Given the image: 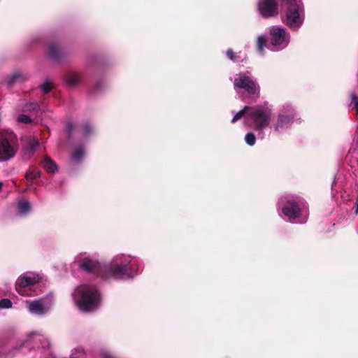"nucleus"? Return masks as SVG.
I'll use <instances>...</instances> for the list:
<instances>
[{"mask_svg":"<svg viewBox=\"0 0 358 358\" xmlns=\"http://www.w3.org/2000/svg\"><path fill=\"white\" fill-rule=\"evenodd\" d=\"M31 210V204L27 201H21L18 203V210L21 215L27 214Z\"/></svg>","mask_w":358,"mask_h":358,"instance_id":"obj_14","label":"nucleus"},{"mask_svg":"<svg viewBox=\"0 0 358 358\" xmlns=\"http://www.w3.org/2000/svg\"><path fill=\"white\" fill-rule=\"evenodd\" d=\"M272 117L271 110L261 106L252 107L249 113V117L245 122L248 127L262 134L263 129L266 128L271 122Z\"/></svg>","mask_w":358,"mask_h":358,"instance_id":"obj_4","label":"nucleus"},{"mask_svg":"<svg viewBox=\"0 0 358 358\" xmlns=\"http://www.w3.org/2000/svg\"><path fill=\"white\" fill-rule=\"evenodd\" d=\"M83 129L85 131V134H90L92 131V127L89 124H85L83 125Z\"/></svg>","mask_w":358,"mask_h":358,"instance_id":"obj_29","label":"nucleus"},{"mask_svg":"<svg viewBox=\"0 0 358 358\" xmlns=\"http://www.w3.org/2000/svg\"><path fill=\"white\" fill-rule=\"evenodd\" d=\"M53 302L54 300L52 296L26 301L29 311L37 315H44L49 311L53 305Z\"/></svg>","mask_w":358,"mask_h":358,"instance_id":"obj_9","label":"nucleus"},{"mask_svg":"<svg viewBox=\"0 0 358 358\" xmlns=\"http://www.w3.org/2000/svg\"><path fill=\"white\" fill-rule=\"evenodd\" d=\"M2 185H3V183L1 182H0V190L1 189Z\"/></svg>","mask_w":358,"mask_h":358,"instance_id":"obj_33","label":"nucleus"},{"mask_svg":"<svg viewBox=\"0 0 358 358\" xmlns=\"http://www.w3.org/2000/svg\"><path fill=\"white\" fill-rule=\"evenodd\" d=\"M80 76L76 73H69L66 76V81L71 85H75L80 82Z\"/></svg>","mask_w":358,"mask_h":358,"instance_id":"obj_16","label":"nucleus"},{"mask_svg":"<svg viewBox=\"0 0 358 358\" xmlns=\"http://www.w3.org/2000/svg\"><path fill=\"white\" fill-rule=\"evenodd\" d=\"M103 358H113V356L109 352H104L103 354Z\"/></svg>","mask_w":358,"mask_h":358,"instance_id":"obj_31","label":"nucleus"},{"mask_svg":"<svg viewBox=\"0 0 358 358\" xmlns=\"http://www.w3.org/2000/svg\"><path fill=\"white\" fill-rule=\"evenodd\" d=\"M24 80V76L21 73H14L10 80L8 81V85L11 86L13 84L17 81H22Z\"/></svg>","mask_w":358,"mask_h":358,"instance_id":"obj_20","label":"nucleus"},{"mask_svg":"<svg viewBox=\"0 0 358 358\" xmlns=\"http://www.w3.org/2000/svg\"><path fill=\"white\" fill-rule=\"evenodd\" d=\"M282 210L283 214L290 220L298 217L301 213V209L294 200H289Z\"/></svg>","mask_w":358,"mask_h":358,"instance_id":"obj_12","label":"nucleus"},{"mask_svg":"<svg viewBox=\"0 0 358 358\" xmlns=\"http://www.w3.org/2000/svg\"><path fill=\"white\" fill-rule=\"evenodd\" d=\"M49 55L53 59H57L59 54V49L57 45L51 44L49 46L48 50Z\"/></svg>","mask_w":358,"mask_h":358,"instance_id":"obj_18","label":"nucleus"},{"mask_svg":"<svg viewBox=\"0 0 358 358\" xmlns=\"http://www.w3.org/2000/svg\"><path fill=\"white\" fill-rule=\"evenodd\" d=\"M73 124L71 123H69L66 127V132L70 135L71 134V132L73 131Z\"/></svg>","mask_w":358,"mask_h":358,"instance_id":"obj_30","label":"nucleus"},{"mask_svg":"<svg viewBox=\"0 0 358 358\" xmlns=\"http://www.w3.org/2000/svg\"><path fill=\"white\" fill-rule=\"evenodd\" d=\"M266 41V38L264 35L259 36L257 38V49H258V52L261 55H263L264 47Z\"/></svg>","mask_w":358,"mask_h":358,"instance_id":"obj_19","label":"nucleus"},{"mask_svg":"<svg viewBox=\"0 0 358 358\" xmlns=\"http://www.w3.org/2000/svg\"><path fill=\"white\" fill-rule=\"evenodd\" d=\"M355 213L356 214H358V201H357L356 203V210H355Z\"/></svg>","mask_w":358,"mask_h":358,"instance_id":"obj_32","label":"nucleus"},{"mask_svg":"<svg viewBox=\"0 0 358 358\" xmlns=\"http://www.w3.org/2000/svg\"><path fill=\"white\" fill-rule=\"evenodd\" d=\"M43 168L50 173H55L57 171V166L56 164L48 156L45 157L43 162Z\"/></svg>","mask_w":358,"mask_h":358,"instance_id":"obj_13","label":"nucleus"},{"mask_svg":"<svg viewBox=\"0 0 358 358\" xmlns=\"http://www.w3.org/2000/svg\"><path fill=\"white\" fill-rule=\"evenodd\" d=\"M72 296L78 308L83 312L94 310L101 303L100 294L92 285H82L77 287Z\"/></svg>","mask_w":358,"mask_h":358,"instance_id":"obj_2","label":"nucleus"},{"mask_svg":"<svg viewBox=\"0 0 358 358\" xmlns=\"http://www.w3.org/2000/svg\"><path fill=\"white\" fill-rule=\"evenodd\" d=\"M351 99H352V101H351L350 104H351V106H352V107L354 108H355L357 110V112L358 113V98L357 97V96L355 94H352Z\"/></svg>","mask_w":358,"mask_h":358,"instance_id":"obj_25","label":"nucleus"},{"mask_svg":"<svg viewBox=\"0 0 358 358\" xmlns=\"http://www.w3.org/2000/svg\"><path fill=\"white\" fill-rule=\"evenodd\" d=\"M245 141L250 146L254 145L256 142V137L255 134L252 132L246 134L245 136Z\"/></svg>","mask_w":358,"mask_h":358,"instance_id":"obj_21","label":"nucleus"},{"mask_svg":"<svg viewBox=\"0 0 358 358\" xmlns=\"http://www.w3.org/2000/svg\"><path fill=\"white\" fill-rule=\"evenodd\" d=\"M227 55L228 56V57L232 60V61H235L236 60V54L234 52V51L232 50V49H228L227 51Z\"/></svg>","mask_w":358,"mask_h":358,"instance_id":"obj_28","label":"nucleus"},{"mask_svg":"<svg viewBox=\"0 0 358 358\" xmlns=\"http://www.w3.org/2000/svg\"><path fill=\"white\" fill-rule=\"evenodd\" d=\"M270 41L273 47L272 50H281L285 48L290 40V35L282 27L273 26L270 29Z\"/></svg>","mask_w":358,"mask_h":358,"instance_id":"obj_8","label":"nucleus"},{"mask_svg":"<svg viewBox=\"0 0 358 358\" xmlns=\"http://www.w3.org/2000/svg\"><path fill=\"white\" fill-rule=\"evenodd\" d=\"M285 8L283 22L291 29L297 30L304 21V7L301 0H282Z\"/></svg>","mask_w":358,"mask_h":358,"instance_id":"obj_3","label":"nucleus"},{"mask_svg":"<svg viewBox=\"0 0 358 358\" xmlns=\"http://www.w3.org/2000/svg\"><path fill=\"white\" fill-rule=\"evenodd\" d=\"M19 148L18 140L14 132L0 130V162L13 159Z\"/></svg>","mask_w":358,"mask_h":358,"instance_id":"obj_5","label":"nucleus"},{"mask_svg":"<svg viewBox=\"0 0 358 358\" xmlns=\"http://www.w3.org/2000/svg\"><path fill=\"white\" fill-rule=\"evenodd\" d=\"M133 257L129 255L115 256L108 264H101L90 259H84L79 266L89 273H96L104 279L113 277L117 279H128L136 275L139 266L132 262Z\"/></svg>","mask_w":358,"mask_h":358,"instance_id":"obj_1","label":"nucleus"},{"mask_svg":"<svg viewBox=\"0 0 358 358\" xmlns=\"http://www.w3.org/2000/svg\"><path fill=\"white\" fill-rule=\"evenodd\" d=\"M257 8L259 13L264 17H271L278 13V3L275 0H259Z\"/></svg>","mask_w":358,"mask_h":358,"instance_id":"obj_11","label":"nucleus"},{"mask_svg":"<svg viewBox=\"0 0 358 358\" xmlns=\"http://www.w3.org/2000/svg\"><path fill=\"white\" fill-rule=\"evenodd\" d=\"M85 155V151L83 148H78L76 149V150L73 152V153L71 155V158L75 162H80L82 158Z\"/></svg>","mask_w":358,"mask_h":358,"instance_id":"obj_17","label":"nucleus"},{"mask_svg":"<svg viewBox=\"0 0 358 358\" xmlns=\"http://www.w3.org/2000/svg\"><path fill=\"white\" fill-rule=\"evenodd\" d=\"M17 120L18 122H20L25 123V124H27V123L31 122V119H30V117H29L28 115H24V114L20 115L17 117Z\"/></svg>","mask_w":358,"mask_h":358,"instance_id":"obj_24","label":"nucleus"},{"mask_svg":"<svg viewBox=\"0 0 358 358\" xmlns=\"http://www.w3.org/2000/svg\"><path fill=\"white\" fill-rule=\"evenodd\" d=\"M12 306V302L8 299H3L0 301V308H9Z\"/></svg>","mask_w":358,"mask_h":358,"instance_id":"obj_23","label":"nucleus"},{"mask_svg":"<svg viewBox=\"0 0 358 358\" xmlns=\"http://www.w3.org/2000/svg\"><path fill=\"white\" fill-rule=\"evenodd\" d=\"M41 89L45 93L49 92L51 90L50 84L48 83H43V85H41Z\"/></svg>","mask_w":358,"mask_h":358,"instance_id":"obj_27","label":"nucleus"},{"mask_svg":"<svg viewBox=\"0 0 358 358\" xmlns=\"http://www.w3.org/2000/svg\"><path fill=\"white\" fill-rule=\"evenodd\" d=\"M39 275L26 272L21 275L15 283V289L23 296H32L36 294V285L40 282Z\"/></svg>","mask_w":358,"mask_h":358,"instance_id":"obj_6","label":"nucleus"},{"mask_svg":"<svg viewBox=\"0 0 358 358\" xmlns=\"http://www.w3.org/2000/svg\"><path fill=\"white\" fill-rule=\"evenodd\" d=\"M41 172L39 171H31L29 173H27L26 174V178L28 181H32L36 180L37 178L41 177Z\"/></svg>","mask_w":358,"mask_h":358,"instance_id":"obj_22","label":"nucleus"},{"mask_svg":"<svg viewBox=\"0 0 358 358\" xmlns=\"http://www.w3.org/2000/svg\"><path fill=\"white\" fill-rule=\"evenodd\" d=\"M39 143L36 140H33L32 141H31L29 143V149L31 150V151H34L36 148L38 146Z\"/></svg>","mask_w":358,"mask_h":358,"instance_id":"obj_26","label":"nucleus"},{"mask_svg":"<svg viewBox=\"0 0 358 358\" xmlns=\"http://www.w3.org/2000/svg\"><path fill=\"white\" fill-rule=\"evenodd\" d=\"M252 107L245 106L242 110H239L236 113L231 120V122L234 123L237 120L241 119L245 114H248L249 115V113L250 112V109Z\"/></svg>","mask_w":358,"mask_h":358,"instance_id":"obj_15","label":"nucleus"},{"mask_svg":"<svg viewBox=\"0 0 358 358\" xmlns=\"http://www.w3.org/2000/svg\"><path fill=\"white\" fill-rule=\"evenodd\" d=\"M294 110L291 106H285L278 114L277 122L274 125V131L281 132L287 129L293 122Z\"/></svg>","mask_w":358,"mask_h":358,"instance_id":"obj_10","label":"nucleus"},{"mask_svg":"<svg viewBox=\"0 0 358 358\" xmlns=\"http://www.w3.org/2000/svg\"><path fill=\"white\" fill-rule=\"evenodd\" d=\"M232 80V79L231 78ZM234 90L238 92L239 90H245L248 94L259 96L260 87L256 80L246 73H238L234 76L233 79Z\"/></svg>","mask_w":358,"mask_h":358,"instance_id":"obj_7","label":"nucleus"}]
</instances>
